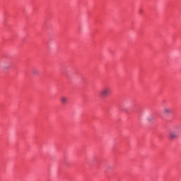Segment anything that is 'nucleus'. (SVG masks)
<instances>
[{
    "instance_id": "f03ea898",
    "label": "nucleus",
    "mask_w": 181,
    "mask_h": 181,
    "mask_svg": "<svg viewBox=\"0 0 181 181\" xmlns=\"http://www.w3.org/2000/svg\"><path fill=\"white\" fill-rule=\"evenodd\" d=\"M179 138V134L175 131L170 132L168 134V139L170 141H175V139H177Z\"/></svg>"
},
{
    "instance_id": "39448f33",
    "label": "nucleus",
    "mask_w": 181,
    "mask_h": 181,
    "mask_svg": "<svg viewBox=\"0 0 181 181\" xmlns=\"http://www.w3.org/2000/svg\"><path fill=\"white\" fill-rule=\"evenodd\" d=\"M146 119L148 122H152V121H153V116H148Z\"/></svg>"
},
{
    "instance_id": "f257e3e1",
    "label": "nucleus",
    "mask_w": 181,
    "mask_h": 181,
    "mask_svg": "<svg viewBox=\"0 0 181 181\" xmlns=\"http://www.w3.org/2000/svg\"><path fill=\"white\" fill-rule=\"evenodd\" d=\"M111 93V89L108 87H105L100 90V95L103 98H105L110 95Z\"/></svg>"
},
{
    "instance_id": "7ed1b4c3",
    "label": "nucleus",
    "mask_w": 181,
    "mask_h": 181,
    "mask_svg": "<svg viewBox=\"0 0 181 181\" xmlns=\"http://www.w3.org/2000/svg\"><path fill=\"white\" fill-rule=\"evenodd\" d=\"M163 111L164 115H170V114H172V108L170 107H164Z\"/></svg>"
},
{
    "instance_id": "423d86ee",
    "label": "nucleus",
    "mask_w": 181,
    "mask_h": 181,
    "mask_svg": "<svg viewBox=\"0 0 181 181\" xmlns=\"http://www.w3.org/2000/svg\"><path fill=\"white\" fill-rule=\"evenodd\" d=\"M39 73L37 72V71H36V70H33V74H35V75H36V74H38Z\"/></svg>"
},
{
    "instance_id": "20e7f679",
    "label": "nucleus",
    "mask_w": 181,
    "mask_h": 181,
    "mask_svg": "<svg viewBox=\"0 0 181 181\" xmlns=\"http://www.w3.org/2000/svg\"><path fill=\"white\" fill-rule=\"evenodd\" d=\"M60 100L62 105H66V104H69V99L66 96H62Z\"/></svg>"
}]
</instances>
